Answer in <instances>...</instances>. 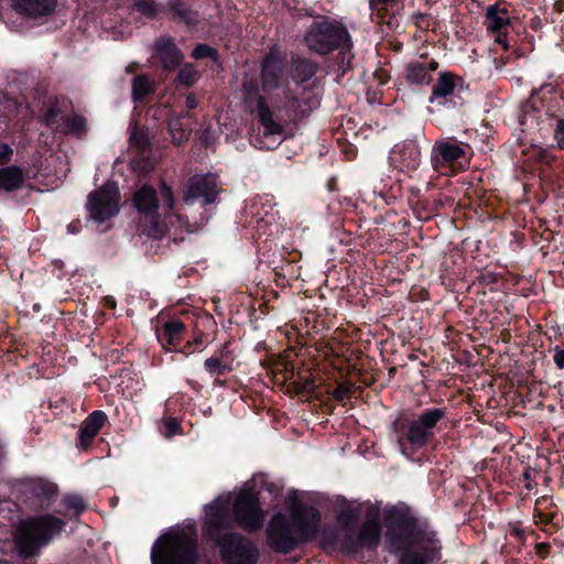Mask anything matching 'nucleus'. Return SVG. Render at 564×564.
I'll return each instance as SVG.
<instances>
[{"label":"nucleus","mask_w":564,"mask_h":564,"mask_svg":"<svg viewBox=\"0 0 564 564\" xmlns=\"http://www.w3.org/2000/svg\"><path fill=\"white\" fill-rule=\"evenodd\" d=\"M387 546L399 564H433L438 558V541L425 523L398 508L387 510Z\"/></svg>","instance_id":"nucleus-1"},{"label":"nucleus","mask_w":564,"mask_h":564,"mask_svg":"<svg viewBox=\"0 0 564 564\" xmlns=\"http://www.w3.org/2000/svg\"><path fill=\"white\" fill-rule=\"evenodd\" d=\"M290 521L284 514L276 513L267 528L268 543L283 553L292 550L300 541L311 539L319 520L317 510L302 503L296 497L290 499Z\"/></svg>","instance_id":"nucleus-2"},{"label":"nucleus","mask_w":564,"mask_h":564,"mask_svg":"<svg viewBox=\"0 0 564 564\" xmlns=\"http://www.w3.org/2000/svg\"><path fill=\"white\" fill-rule=\"evenodd\" d=\"M64 527L65 521L52 514L31 517L21 521L14 535L19 553L24 557L34 555L41 546L59 534Z\"/></svg>","instance_id":"nucleus-3"},{"label":"nucleus","mask_w":564,"mask_h":564,"mask_svg":"<svg viewBox=\"0 0 564 564\" xmlns=\"http://www.w3.org/2000/svg\"><path fill=\"white\" fill-rule=\"evenodd\" d=\"M307 48L318 54H328L335 50L349 51L352 46L346 26L328 18L314 21L304 35Z\"/></svg>","instance_id":"nucleus-4"},{"label":"nucleus","mask_w":564,"mask_h":564,"mask_svg":"<svg viewBox=\"0 0 564 564\" xmlns=\"http://www.w3.org/2000/svg\"><path fill=\"white\" fill-rule=\"evenodd\" d=\"M194 540L184 532L163 534L152 547V564H195Z\"/></svg>","instance_id":"nucleus-5"},{"label":"nucleus","mask_w":564,"mask_h":564,"mask_svg":"<svg viewBox=\"0 0 564 564\" xmlns=\"http://www.w3.org/2000/svg\"><path fill=\"white\" fill-rule=\"evenodd\" d=\"M444 417V409L431 408L420 413L415 419L409 421L402 431V438L399 440L402 453L405 454L402 440H405L413 447H424L434 438L437 424Z\"/></svg>","instance_id":"nucleus-6"},{"label":"nucleus","mask_w":564,"mask_h":564,"mask_svg":"<svg viewBox=\"0 0 564 564\" xmlns=\"http://www.w3.org/2000/svg\"><path fill=\"white\" fill-rule=\"evenodd\" d=\"M87 210L89 217L97 223L116 216L120 210V192L117 184L108 182L91 192L87 199Z\"/></svg>","instance_id":"nucleus-7"},{"label":"nucleus","mask_w":564,"mask_h":564,"mask_svg":"<svg viewBox=\"0 0 564 564\" xmlns=\"http://www.w3.org/2000/svg\"><path fill=\"white\" fill-rule=\"evenodd\" d=\"M232 512L236 522L247 531H257L263 525L264 512L257 494L251 489H243L236 495Z\"/></svg>","instance_id":"nucleus-8"},{"label":"nucleus","mask_w":564,"mask_h":564,"mask_svg":"<svg viewBox=\"0 0 564 564\" xmlns=\"http://www.w3.org/2000/svg\"><path fill=\"white\" fill-rule=\"evenodd\" d=\"M221 557L228 564H256L257 547L237 534H226L217 539Z\"/></svg>","instance_id":"nucleus-9"},{"label":"nucleus","mask_w":564,"mask_h":564,"mask_svg":"<svg viewBox=\"0 0 564 564\" xmlns=\"http://www.w3.org/2000/svg\"><path fill=\"white\" fill-rule=\"evenodd\" d=\"M218 194L217 181L214 175L193 176L184 192V203L193 204L196 199L202 198L204 204L215 202Z\"/></svg>","instance_id":"nucleus-10"},{"label":"nucleus","mask_w":564,"mask_h":564,"mask_svg":"<svg viewBox=\"0 0 564 564\" xmlns=\"http://www.w3.org/2000/svg\"><path fill=\"white\" fill-rule=\"evenodd\" d=\"M381 528L377 520L367 519L360 528L356 538L352 535L347 536L346 546L349 551L356 552L360 549L377 547L380 541Z\"/></svg>","instance_id":"nucleus-11"},{"label":"nucleus","mask_w":564,"mask_h":564,"mask_svg":"<svg viewBox=\"0 0 564 564\" xmlns=\"http://www.w3.org/2000/svg\"><path fill=\"white\" fill-rule=\"evenodd\" d=\"M57 487L55 484L36 479L28 487V505L32 510L48 508L56 496Z\"/></svg>","instance_id":"nucleus-12"},{"label":"nucleus","mask_w":564,"mask_h":564,"mask_svg":"<svg viewBox=\"0 0 564 564\" xmlns=\"http://www.w3.org/2000/svg\"><path fill=\"white\" fill-rule=\"evenodd\" d=\"M230 499L218 498L206 507L208 534L216 538L217 531L229 525L228 507Z\"/></svg>","instance_id":"nucleus-13"},{"label":"nucleus","mask_w":564,"mask_h":564,"mask_svg":"<svg viewBox=\"0 0 564 564\" xmlns=\"http://www.w3.org/2000/svg\"><path fill=\"white\" fill-rule=\"evenodd\" d=\"M154 54L165 70L175 69L184 57L175 45L174 40L171 37H162L156 41L154 44Z\"/></svg>","instance_id":"nucleus-14"},{"label":"nucleus","mask_w":564,"mask_h":564,"mask_svg":"<svg viewBox=\"0 0 564 564\" xmlns=\"http://www.w3.org/2000/svg\"><path fill=\"white\" fill-rule=\"evenodd\" d=\"M56 8V0H13L12 9L24 17L37 19L51 14Z\"/></svg>","instance_id":"nucleus-15"},{"label":"nucleus","mask_w":564,"mask_h":564,"mask_svg":"<svg viewBox=\"0 0 564 564\" xmlns=\"http://www.w3.org/2000/svg\"><path fill=\"white\" fill-rule=\"evenodd\" d=\"M133 205L145 219L154 221L156 218L159 203L156 192L149 185H143L133 196Z\"/></svg>","instance_id":"nucleus-16"},{"label":"nucleus","mask_w":564,"mask_h":564,"mask_svg":"<svg viewBox=\"0 0 564 564\" xmlns=\"http://www.w3.org/2000/svg\"><path fill=\"white\" fill-rule=\"evenodd\" d=\"M106 421L107 415L104 411L97 410L90 413L79 427L78 446L86 449L99 433Z\"/></svg>","instance_id":"nucleus-17"},{"label":"nucleus","mask_w":564,"mask_h":564,"mask_svg":"<svg viewBox=\"0 0 564 564\" xmlns=\"http://www.w3.org/2000/svg\"><path fill=\"white\" fill-rule=\"evenodd\" d=\"M465 155V150L456 142L438 141L433 147L432 162L435 169L452 163Z\"/></svg>","instance_id":"nucleus-18"},{"label":"nucleus","mask_w":564,"mask_h":564,"mask_svg":"<svg viewBox=\"0 0 564 564\" xmlns=\"http://www.w3.org/2000/svg\"><path fill=\"white\" fill-rule=\"evenodd\" d=\"M257 111L259 120L263 127L264 137L281 135L283 133V124L274 119V115L263 97L258 98Z\"/></svg>","instance_id":"nucleus-19"},{"label":"nucleus","mask_w":564,"mask_h":564,"mask_svg":"<svg viewBox=\"0 0 564 564\" xmlns=\"http://www.w3.org/2000/svg\"><path fill=\"white\" fill-rule=\"evenodd\" d=\"M262 89L271 91L281 85L282 66L281 63L274 57H268L262 64Z\"/></svg>","instance_id":"nucleus-20"},{"label":"nucleus","mask_w":564,"mask_h":564,"mask_svg":"<svg viewBox=\"0 0 564 564\" xmlns=\"http://www.w3.org/2000/svg\"><path fill=\"white\" fill-rule=\"evenodd\" d=\"M484 24L491 33L501 32L510 25V15L506 8L499 4L489 6L486 10Z\"/></svg>","instance_id":"nucleus-21"},{"label":"nucleus","mask_w":564,"mask_h":564,"mask_svg":"<svg viewBox=\"0 0 564 564\" xmlns=\"http://www.w3.org/2000/svg\"><path fill=\"white\" fill-rule=\"evenodd\" d=\"M183 330L184 324L182 322H166L162 329L158 333V338L164 348L171 349L173 346H176L181 341Z\"/></svg>","instance_id":"nucleus-22"},{"label":"nucleus","mask_w":564,"mask_h":564,"mask_svg":"<svg viewBox=\"0 0 564 564\" xmlns=\"http://www.w3.org/2000/svg\"><path fill=\"white\" fill-rule=\"evenodd\" d=\"M24 182V175L20 167L8 166L0 169V188L6 192L18 189Z\"/></svg>","instance_id":"nucleus-23"},{"label":"nucleus","mask_w":564,"mask_h":564,"mask_svg":"<svg viewBox=\"0 0 564 564\" xmlns=\"http://www.w3.org/2000/svg\"><path fill=\"white\" fill-rule=\"evenodd\" d=\"M458 80L459 78L451 73L441 74L437 83L433 87L430 101L434 102L437 98H445L452 95Z\"/></svg>","instance_id":"nucleus-24"},{"label":"nucleus","mask_w":564,"mask_h":564,"mask_svg":"<svg viewBox=\"0 0 564 564\" xmlns=\"http://www.w3.org/2000/svg\"><path fill=\"white\" fill-rule=\"evenodd\" d=\"M167 8L175 21L185 24H194L197 21V13L183 0H169Z\"/></svg>","instance_id":"nucleus-25"},{"label":"nucleus","mask_w":564,"mask_h":564,"mask_svg":"<svg viewBox=\"0 0 564 564\" xmlns=\"http://www.w3.org/2000/svg\"><path fill=\"white\" fill-rule=\"evenodd\" d=\"M189 117L191 116L188 113H185L170 120L169 129L173 142L180 144L188 140L192 129L188 124H185L183 120L188 119Z\"/></svg>","instance_id":"nucleus-26"},{"label":"nucleus","mask_w":564,"mask_h":564,"mask_svg":"<svg viewBox=\"0 0 564 564\" xmlns=\"http://www.w3.org/2000/svg\"><path fill=\"white\" fill-rule=\"evenodd\" d=\"M406 80L411 84L423 85L432 80V75L425 63H412L406 68Z\"/></svg>","instance_id":"nucleus-27"},{"label":"nucleus","mask_w":564,"mask_h":564,"mask_svg":"<svg viewBox=\"0 0 564 564\" xmlns=\"http://www.w3.org/2000/svg\"><path fill=\"white\" fill-rule=\"evenodd\" d=\"M154 89V80L148 75H139L132 79V98L140 100Z\"/></svg>","instance_id":"nucleus-28"},{"label":"nucleus","mask_w":564,"mask_h":564,"mask_svg":"<svg viewBox=\"0 0 564 564\" xmlns=\"http://www.w3.org/2000/svg\"><path fill=\"white\" fill-rule=\"evenodd\" d=\"M133 7L138 12L150 19H156L165 12V7L155 0H134Z\"/></svg>","instance_id":"nucleus-29"},{"label":"nucleus","mask_w":564,"mask_h":564,"mask_svg":"<svg viewBox=\"0 0 564 564\" xmlns=\"http://www.w3.org/2000/svg\"><path fill=\"white\" fill-rule=\"evenodd\" d=\"M62 123L58 128L62 129L63 132H73V133H82L86 127V120L84 117L78 115L63 117Z\"/></svg>","instance_id":"nucleus-30"},{"label":"nucleus","mask_w":564,"mask_h":564,"mask_svg":"<svg viewBox=\"0 0 564 564\" xmlns=\"http://www.w3.org/2000/svg\"><path fill=\"white\" fill-rule=\"evenodd\" d=\"M204 366L210 376H220L229 370V367L226 364L224 350L219 356L207 358L204 362Z\"/></svg>","instance_id":"nucleus-31"},{"label":"nucleus","mask_w":564,"mask_h":564,"mask_svg":"<svg viewBox=\"0 0 564 564\" xmlns=\"http://www.w3.org/2000/svg\"><path fill=\"white\" fill-rule=\"evenodd\" d=\"M199 78L197 69L192 64H184L178 70L176 82L186 86H193Z\"/></svg>","instance_id":"nucleus-32"},{"label":"nucleus","mask_w":564,"mask_h":564,"mask_svg":"<svg viewBox=\"0 0 564 564\" xmlns=\"http://www.w3.org/2000/svg\"><path fill=\"white\" fill-rule=\"evenodd\" d=\"M316 66L308 61H301L294 67L295 77L300 82H305L314 76Z\"/></svg>","instance_id":"nucleus-33"},{"label":"nucleus","mask_w":564,"mask_h":564,"mask_svg":"<svg viewBox=\"0 0 564 564\" xmlns=\"http://www.w3.org/2000/svg\"><path fill=\"white\" fill-rule=\"evenodd\" d=\"M192 56L194 58H204V57H216V52L214 48L206 44H198L193 53Z\"/></svg>","instance_id":"nucleus-34"},{"label":"nucleus","mask_w":564,"mask_h":564,"mask_svg":"<svg viewBox=\"0 0 564 564\" xmlns=\"http://www.w3.org/2000/svg\"><path fill=\"white\" fill-rule=\"evenodd\" d=\"M161 196L163 207H166L169 210H171L174 206V197L171 187H169L165 183H162Z\"/></svg>","instance_id":"nucleus-35"},{"label":"nucleus","mask_w":564,"mask_h":564,"mask_svg":"<svg viewBox=\"0 0 564 564\" xmlns=\"http://www.w3.org/2000/svg\"><path fill=\"white\" fill-rule=\"evenodd\" d=\"M554 140L561 150H564V119H558L554 129Z\"/></svg>","instance_id":"nucleus-36"},{"label":"nucleus","mask_w":564,"mask_h":564,"mask_svg":"<svg viewBox=\"0 0 564 564\" xmlns=\"http://www.w3.org/2000/svg\"><path fill=\"white\" fill-rule=\"evenodd\" d=\"M65 506L69 509H74L77 513L85 509V503L79 497H67L65 499Z\"/></svg>","instance_id":"nucleus-37"},{"label":"nucleus","mask_w":564,"mask_h":564,"mask_svg":"<svg viewBox=\"0 0 564 564\" xmlns=\"http://www.w3.org/2000/svg\"><path fill=\"white\" fill-rule=\"evenodd\" d=\"M58 115H59V110L57 109V107L55 105H50L47 107L46 112L43 115V121L47 126L52 124V123L56 122Z\"/></svg>","instance_id":"nucleus-38"},{"label":"nucleus","mask_w":564,"mask_h":564,"mask_svg":"<svg viewBox=\"0 0 564 564\" xmlns=\"http://www.w3.org/2000/svg\"><path fill=\"white\" fill-rule=\"evenodd\" d=\"M131 142L138 145L140 149H144L148 145V140L142 131L134 130L130 137Z\"/></svg>","instance_id":"nucleus-39"},{"label":"nucleus","mask_w":564,"mask_h":564,"mask_svg":"<svg viewBox=\"0 0 564 564\" xmlns=\"http://www.w3.org/2000/svg\"><path fill=\"white\" fill-rule=\"evenodd\" d=\"M553 360L558 369H564V349H561L558 346H556L554 348Z\"/></svg>","instance_id":"nucleus-40"},{"label":"nucleus","mask_w":564,"mask_h":564,"mask_svg":"<svg viewBox=\"0 0 564 564\" xmlns=\"http://www.w3.org/2000/svg\"><path fill=\"white\" fill-rule=\"evenodd\" d=\"M11 154H12V149L6 143H1L0 144V164L9 161Z\"/></svg>","instance_id":"nucleus-41"},{"label":"nucleus","mask_w":564,"mask_h":564,"mask_svg":"<svg viewBox=\"0 0 564 564\" xmlns=\"http://www.w3.org/2000/svg\"><path fill=\"white\" fill-rule=\"evenodd\" d=\"M333 397L336 399V400H339V401H344L347 397H348V388L344 387V386H338L334 392H333Z\"/></svg>","instance_id":"nucleus-42"},{"label":"nucleus","mask_w":564,"mask_h":564,"mask_svg":"<svg viewBox=\"0 0 564 564\" xmlns=\"http://www.w3.org/2000/svg\"><path fill=\"white\" fill-rule=\"evenodd\" d=\"M532 108H533V104H532V105H527V106H525V108H524V116H523V118H522V120H521V123H522L523 126H532V124H533V121H534L535 117H534V116H531V115L529 113V109H532Z\"/></svg>","instance_id":"nucleus-43"},{"label":"nucleus","mask_w":564,"mask_h":564,"mask_svg":"<svg viewBox=\"0 0 564 564\" xmlns=\"http://www.w3.org/2000/svg\"><path fill=\"white\" fill-rule=\"evenodd\" d=\"M165 427L167 430L166 436H171L174 433H176V430L178 427V424L174 420H169L165 424Z\"/></svg>","instance_id":"nucleus-44"},{"label":"nucleus","mask_w":564,"mask_h":564,"mask_svg":"<svg viewBox=\"0 0 564 564\" xmlns=\"http://www.w3.org/2000/svg\"><path fill=\"white\" fill-rule=\"evenodd\" d=\"M198 102L196 97L193 94L187 95L186 97V107L188 109H195L197 107Z\"/></svg>","instance_id":"nucleus-45"},{"label":"nucleus","mask_w":564,"mask_h":564,"mask_svg":"<svg viewBox=\"0 0 564 564\" xmlns=\"http://www.w3.org/2000/svg\"><path fill=\"white\" fill-rule=\"evenodd\" d=\"M394 0H370V3L372 7H377V6H386V4H389L391 2H393Z\"/></svg>","instance_id":"nucleus-46"},{"label":"nucleus","mask_w":564,"mask_h":564,"mask_svg":"<svg viewBox=\"0 0 564 564\" xmlns=\"http://www.w3.org/2000/svg\"><path fill=\"white\" fill-rule=\"evenodd\" d=\"M150 236H153V237H160L162 235V230L155 225L153 227V229L149 230L148 232Z\"/></svg>","instance_id":"nucleus-47"},{"label":"nucleus","mask_w":564,"mask_h":564,"mask_svg":"<svg viewBox=\"0 0 564 564\" xmlns=\"http://www.w3.org/2000/svg\"><path fill=\"white\" fill-rule=\"evenodd\" d=\"M430 70V75L436 69L437 63L436 62H430L429 64H425Z\"/></svg>","instance_id":"nucleus-48"},{"label":"nucleus","mask_w":564,"mask_h":564,"mask_svg":"<svg viewBox=\"0 0 564 564\" xmlns=\"http://www.w3.org/2000/svg\"><path fill=\"white\" fill-rule=\"evenodd\" d=\"M107 303H108V305L115 307V301L113 300L107 299Z\"/></svg>","instance_id":"nucleus-49"},{"label":"nucleus","mask_w":564,"mask_h":564,"mask_svg":"<svg viewBox=\"0 0 564 564\" xmlns=\"http://www.w3.org/2000/svg\"><path fill=\"white\" fill-rule=\"evenodd\" d=\"M126 72L127 73H132L133 72L132 65L127 66L126 67Z\"/></svg>","instance_id":"nucleus-50"},{"label":"nucleus","mask_w":564,"mask_h":564,"mask_svg":"<svg viewBox=\"0 0 564 564\" xmlns=\"http://www.w3.org/2000/svg\"><path fill=\"white\" fill-rule=\"evenodd\" d=\"M68 229H69V230L72 229L73 231H76V228H75V227H73V225L68 226Z\"/></svg>","instance_id":"nucleus-51"},{"label":"nucleus","mask_w":564,"mask_h":564,"mask_svg":"<svg viewBox=\"0 0 564 564\" xmlns=\"http://www.w3.org/2000/svg\"><path fill=\"white\" fill-rule=\"evenodd\" d=\"M68 229H69V230L72 229L73 231H76V228H75V227H73V225L68 226Z\"/></svg>","instance_id":"nucleus-52"},{"label":"nucleus","mask_w":564,"mask_h":564,"mask_svg":"<svg viewBox=\"0 0 564 564\" xmlns=\"http://www.w3.org/2000/svg\"><path fill=\"white\" fill-rule=\"evenodd\" d=\"M68 229H69V230L72 229L73 231H76V228H75V227H73V225L68 226Z\"/></svg>","instance_id":"nucleus-53"}]
</instances>
